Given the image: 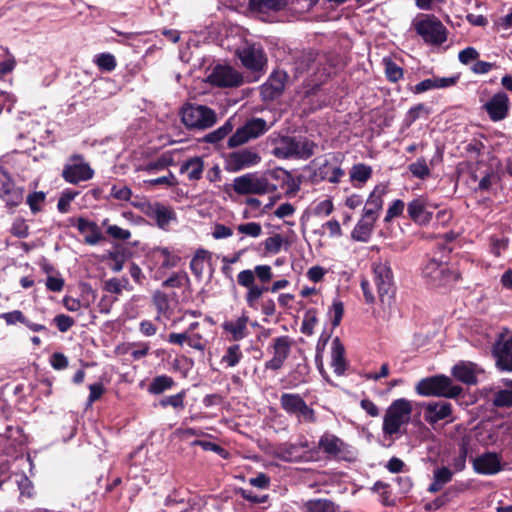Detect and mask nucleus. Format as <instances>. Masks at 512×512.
Here are the masks:
<instances>
[{"instance_id":"nucleus-1","label":"nucleus","mask_w":512,"mask_h":512,"mask_svg":"<svg viewBox=\"0 0 512 512\" xmlns=\"http://www.w3.org/2000/svg\"><path fill=\"white\" fill-rule=\"evenodd\" d=\"M450 258L433 252L422 266V276L427 285L433 288L452 287L461 278V273L449 265Z\"/></svg>"},{"instance_id":"nucleus-2","label":"nucleus","mask_w":512,"mask_h":512,"mask_svg":"<svg viewBox=\"0 0 512 512\" xmlns=\"http://www.w3.org/2000/svg\"><path fill=\"white\" fill-rule=\"evenodd\" d=\"M413 411L412 402L406 398H398L391 402L383 417L382 431L385 436H398L406 431L402 426L411 420Z\"/></svg>"},{"instance_id":"nucleus-3","label":"nucleus","mask_w":512,"mask_h":512,"mask_svg":"<svg viewBox=\"0 0 512 512\" xmlns=\"http://www.w3.org/2000/svg\"><path fill=\"white\" fill-rule=\"evenodd\" d=\"M418 395L424 397H444L449 399L457 398L463 391L459 385H454L450 377L437 374L422 378L415 385Z\"/></svg>"},{"instance_id":"nucleus-4","label":"nucleus","mask_w":512,"mask_h":512,"mask_svg":"<svg viewBox=\"0 0 512 512\" xmlns=\"http://www.w3.org/2000/svg\"><path fill=\"white\" fill-rule=\"evenodd\" d=\"M179 114L181 122L188 130H206L217 122L216 112L206 105L185 103Z\"/></svg>"},{"instance_id":"nucleus-5","label":"nucleus","mask_w":512,"mask_h":512,"mask_svg":"<svg viewBox=\"0 0 512 512\" xmlns=\"http://www.w3.org/2000/svg\"><path fill=\"white\" fill-rule=\"evenodd\" d=\"M317 144L308 138L282 136L276 142L272 154L279 159H308L314 154Z\"/></svg>"},{"instance_id":"nucleus-6","label":"nucleus","mask_w":512,"mask_h":512,"mask_svg":"<svg viewBox=\"0 0 512 512\" xmlns=\"http://www.w3.org/2000/svg\"><path fill=\"white\" fill-rule=\"evenodd\" d=\"M318 448L329 457L338 461L353 462L357 458V450L338 436L325 432L318 441Z\"/></svg>"},{"instance_id":"nucleus-7","label":"nucleus","mask_w":512,"mask_h":512,"mask_svg":"<svg viewBox=\"0 0 512 512\" xmlns=\"http://www.w3.org/2000/svg\"><path fill=\"white\" fill-rule=\"evenodd\" d=\"M414 28L427 44L439 46L447 41L448 30L435 15H426L415 22Z\"/></svg>"},{"instance_id":"nucleus-8","label":"nucleus","mask_w":512,"mask_h":512,"mask_svg":"<svg viewBox=\"0 0 512 512\" xmlns=\"http://www.w3.org/2000/svg\"><path fill=\"white\" fill-rule=\"evenodd\" d=\"M268 183L265 181L263 172H249L235 177L231 189L240 196L244 195H266Z\"/></svg>"},{"instance_id":"nucleus-9","label":"nucleus","mask_w":512,"mask_h":512,"mask_svg":"<svg viewBox=\"0 0 512 512\" xmlns=\"http://www.w3.org/2000/svg\"><path fill=\"white\" fill-rule=\"evenodd\" d=\"M492 356L498 370L512 372V331L503 328L492 346Z\"/></svg>"},{"instance_id":"nucleus-10","label":"nucleus","mask_w":512,"mask_h":512,"mask_svg":"<svg viewBox=\"0 0 512 512\" xmlns=\"http://www.w3.org/2000/svg\"><path fill=\"white\" fill-rule=\"evenodd\" d=\"M237 283L247 289L244 296L247 306L253 310H258L259 301L266 297L264 293L269 292L268 285L255 284L254 273L251 269L240 271L237 275Z\"/></svg>"},{"instance_id":"nucleus-11","label":"nucleus","mask_w":512,"mask_h":512,"mask_svg":"<svg viewBox=\"0 0 512 512\" xmlns=\"http://www.w3.org/2000/svg\"><path fill=\"white\" fill-rule=\"evenodd\" d=\"M293 340L288 335L276 337L272 340L268 351L272 353V358L265 362L264 367L266 370L278 371L280 370L285 361L289 358Z\"/></svg>"},{"instance_id":"nucleus-12","label":"nucleus","mask_w":512,"mask_h":512,"mask_svg":"<svg viewBox=\"0 0 512 512\" xmlns=\"http://www.w3.org/2000/svg\"><path fill=\"white\" fill-rule=\"evenodd\" d=\"M437 205L431 203L427 197L419 196L407 204V217L418 226H427L433 219Z\"/></svg>"},{"instance_id":"nucleus-13","label":"nucleus","mask_w":512,"mask_h":512,"mask_svg":"<svg viewBox=\"0 0 512 512\" xmlns=\"http://www.w3.org/2000/svg\"><path fill=\"white\" fill-rule=\"evenodd\" d=\"M24 198V189L18 187L10 173L0 165V199L7 208L19 206Z\"/></svg>"},{"instance_id":"nucleus-14","label":"nucleus","mask_w":512,"mask_h":512,"mask_svg":"<svg viewBox=\"0 0 512 512\" xmlns=\"http://www.w3.org/2000/svg\"><path fill=\"white\" fill-rule=\"evenodd\" d=\"M313 172L310 175V181L318 184L322 181L330 183H339L345 172L340 166H333L326 157L316 158L311 162Z\"/></svg>"},{"instance_id":"nucleus-15","label":"nucleus","mask_w":512,"mask_h":512,"mask_svg":"<svg viewBox=\"0 0 512 512\" xmlns=\"http://www.w3.org/2000/svg\"><path fill=\"white\" fill-rule=\"evenodd\" d=\"M374 282L377 287L378 297L382 303L385 299L392 298L395 292L394 277L391 266L388 263H375L373 266Z\"/></svg>"},{"instance_id":"nucleus-16","label":"nucleus","mask_w":512,"mask_h":512,"mask_svg":"<svg viewBox=\"0 0 512 512\" xmlns=\"http://www.w3.org/2000/svg\"><path fill=\"white\" fill-rule=\"evenodd\" d=\"M242 65L253 72L263 69L267 63L266 54L260 45L246 44L236 50Z\"/></svg>"},{"instance_id":"nucleus-17","label":"nucleus","mask_w":512,"mask_h":512,"mask_svg":"<svg viewBox=\"0 0 512 512\" xmlns=\"http://www.w3.org/2000/svg\"><path fill=\"white\" fill-rule=\"evenodd\" d=\"M211 85L220 88H235L243 83V76L231 66L216 65L208 76Z\"/></svg>"},{"instance_id":"nucleus-18","label":"nucleus","mask_w":512,"mask_h":512,"mask_svg":"<svg viewBox=\"0 0 512 512\" xmlns=\"http://www.w3.org/2000/svg\"><path fill=\"white\" fill-rule=\"evenodd\" d=\"M260 161L261 157L257 152L248 148H244L228 153L225 156L224 168L228 172H238L245 168L257 165Z\"/></svg>"},{"instance_id":"nucleus-19","label":"nucleus","mask_w":512,"mask_h":512,"mask_svg":"<svg viewBox=\"0 0 512 512\" xmlns=\"http://www.w3.org/2000/svg\"><path fill=\"white\" fill-rule=\"evenodd\" d=\"M483 108L493 122L501 121L508 116L510 109L509 97L504 92H498L484 104Z\"/></svg>"},{"instance_id":"nucleus-20","label":"nucleus","mask_w":512,"mask_h":512,"mask_svg":"<svg viewBox=\"0 0 512 512\" xmlns=\"http://www.w3.org/2000/svg\"><path fill=\"white\" fill-rule=\"evenodd\" d=\"M473 469L481 475H494L502 470L501 456L496 452H485L473 459Z\"/></svg>"},{"instance_id":"nucleus-21","label":"nucleus","mask_w":512,"mask_h":512,"mask_svg":"<svg viewBox=\"0 0 512 512\" xmlns=\"http://www.w3.org/2000/svg\"><path fill=\"white\" fill-rule=\"evenodd\" d=\"M250 319L246 311L236 319L226 320L222 323L223 331L229 335V339L235 342L241 341L249 335L248 323Z\"/></svg>"},{"instance_id":"nucleus-22","label":"nucleus","mask_w":512,"mask_h":512,"mask_svg":"<svg viewBox=\"0 0 512 512\" xmlns=\"http://www.w3.org/2000/svg\"><path fill=\"white\" fill-rule=\"evenodd\" d=\"M74 221H76V227L79 233L86 234L84 238L85 244L94 246L106 240L104 234L96 222L90 221L84 217L70 219L71 223Z\"/></svg>"},{"instance_id":"nucleus-23","label":"nucleus","mask_w":512,"mask_h":512,"mask_svg":"<svg viewBox=\"0 0 512 512\" xmlns=\"http://www.w3.org/2000/svg\"><path fill=\"white\" fill-rule=\"evenodd\" d=\"M94 176V170L88 163L67 164L62 171L63 179L70 184H78L81 181H87Z\"/></svg>"},{"instance_id":"nucleus-24","label":"nucleus","mask_w":512,"mask_h":512,"mask_svg":"<svg viewBox=\"0 0 512 512\" xmlns=\"http://www.w3.org/2000/svg\"><path fill=\"white\" fill-rule=\"evenodd\" d=\"M423 406L425 407L424 418L429 424H435L452 415V405L449 402H430Z\"/></svg>"},{"instance_id":"nucleus-25","label":"nucleus","mask_w":512,"mask_h":512,"mask_svg":"<svg viewBox=\"0 0 512 512\" xmlns=\"http://www.w3.org/2000/svg\"><path fill=\"white\" fill-rule=\"evenodd\" d=\"M385 194V187L377 185L370 193L366 205L363 208V218H369L376 221L379 217V212L383 207V195Z\"/></svg>"},{"instance_id":"nucleus-26","label":"nucleus","mask_w":512,"mask_h":512,"mask_svg":"<svg viewBox=\"0 0 512 512\" xmlns=\"http://www.w3.org/2000/svg\"><path fill=\"white\" fill-rule=\"evenodd\" d=\"M288 76L286 72L277 71L270 75L267 82L262 86V94L266 99L279 97L284 89Z\"/></svg>"},{"instance_id":"nucleus-27","label":"nucleus","mask_w":512,"mask_h":512,"mask_svg":"<svg viewBox=\"0 0 512 512\" xmlns=\"http://www.w3.org/2000/svg\"><path fill=\"white\" fill-rule=\"evenodd\" d=\"M265 181L268 183V194L284 189L287 182H292V175L283 168L268 169L264 171Z\"/></svg>"},{"instance_id":"nucleus-28","label":"nucleus","mask_w":512,"mask_h":512,"mask_svg":"<svg viewBox=\"0 0 512 512\" xmlns=\"http://www.w3.org/2000/svg\"><path fill=\"white\" fill-rule=\"evenodd\" d=\"M331 365L338 376L344 375L348 367L345 358V347L339 337H335L332 341Z\"/></svg>"},{"instance_id":"nucleus-29","label":"nucleus","mask_w":512,"mask_h":512,"mask_svg":"<svg viewBox=\"0 0 512 512\" xmlns=\"http://www.w3.org/2000/svg\"><path fill=\"white\" fill-rule=\"evenodd\" d=\"M273 456L284 462H302L307 456L299 453L294 443H282L274 448Z\"/></svg>"},{"instance_id":"nucleus-30","label":"nucleus","mask_w":512,"mask_h":512,"mask_svg":"<svg viewBox=\"0 0 512 512\" xmlns=\"http://www.w3.org/2000/svg\"><path fill=\"white\" fill-rule=\"evenodd\" d=\"M0 318L3 319L7 325H16L17 323H21L33 332H41L47 330L44 325L31 322L20 310H13L10 312L2 313L0 314Z\"/></svg>"},{"instance_id":"nucleus-31","label":"nucleus","mask_w":512,"mask_h":512,"mask_svg":"<svg viewBox=\"0 0 512 512\" xmlns=\"http://www.w3.org/2000/svg\"><path fill=\"white\" fill-rule=\"evenodd\" d=\"M204 160L200 156L188 158L180 165V173L187 174L189 181H198L204 172Z\"/></svg>"},{"instance_id":"nucleus-32","label":"nucleus","mask_w":512,"mask_h":512,"mask_svg":"<svg viewBox=\"0 0 512 512\" xmlns=\"http://www.w3.org/2000/svg\"><path fill=\"white\" fill-rule=\"evenodd\" d=\"M288 5L287 0H249L248 6L252 12L267 14L283 11Z\"/></svg>"},{"instance_id":"nucleus-33","label":"nucleus","mask_w":512,"mask_h":512,"mask_svg":"<svg viewBox=\"0 0 512 512\" xmlns=\"http://www.w3.org/2000/svg\"><path fill=\"white\" fill-rule=\"evenodd\" d=\"M324 58L316 50L309 49L303 51L296 61L297 71L303 73L313 69L316 64H321V59Z\"/></svg>"},{"instance_id":"nucleus-34","label":"nucleus","mask_w":512,"mask_h":512,"mask_svg":"<svg viewBox=\"0 0 512 512\" xmlns=\"http://www.w3.org/2000/svg\"><path fill=\"white\" fill-rule=\"evenodd\" d=\"M375 222L376 221L372 219L362 217L351 233L352 239L359 242H368L373 232Z\"/></svg>"},{"instance_id":"nucleus-35","label":"nucleus","mask_w":512,"mask_h":512,"mask_svg":"<svg viewBox=\"0 0 512 512\" xmlns=\"http://www.w3.org/2000/svg\"><path fill=\"white\" fill-rule=\"evenodd\" d=\"M175 381L166 374L155 376L148 385L147 391L152 395H160L175 386Z\"/></svg>"},{"instance_id":"nucleus-36","label":"nucleus","mask_w":512,"mask_h":512,"mask_svg":"<svg viewBox=\"0 0 512 512\" xmlns=\"http://www.w3.org/2000/svg\"><path fill=\"white\" fill-rule=\"evenodd\" d=\"M338 505L329 499H311L304 504V512H337Z\"/></svg>"},{"instance_id":"nucleus-37","label":"nucleus","mask_w":512,"mask_h":512,"mask_svg":"<svg viewBox=\"0 0 512 512\" xmlns=\"http://www.w3.org/2000/svg\"><path fill=\"white\" fill-rule=\"evenodd\" d=\"M210 257V252L205 249H198L192 257L190 261V269L197 279L200 280L202 278L205 261L210 259Z\"/></svg>"},{"instance_id":"nucleus-38","label":"nucleus","mask_w":512,"mask_h":512,"mask_svg":"<svg viewBox=\"0 0 512 512\" xmlns=\"http://www.w3.org/2000/svg\"><path fill=\"white\" fill-rule=\"evenodd\" d=\"M457 234L453 231L444 233L438 238L435 244V251L437 254L442 255V258H450V254L453 251L451 243L456 239Z\"/></svg>"},{"instance_id":"nucleus-39","label":"nucleus","mask_w":512,"mask_h":512,"mask_svg":"<svg viewBox=\"0 0 512 512\" xmlns=\"http://www.w3.org/2000/svg\"><path fill=\"white\" fill-rule=\"evenodd\" d=\"M372 173V167L364 163L354 164L349 172L351 181L360 185L365 184L372 177Z\"/></svg>"},{"instance_id":"nucleus-40","label":"nucleus","mask_w":512,"mask_h":512,"mask_svg":"<svg viewBox=\"0 0 512 512\" xmlns=\"http://www.w3.org/2000/svg\"><path fill=\"white\" fill-rule=\"evenodd\" d=\"M233 128L232 119L230 118L222 126L206 134L203 137V142L216 144L227 137L232 132Z\"/></svg>"},{"instance_id":"nucleus-41","label":"nucleus","mask_w":512,"mask_h":512,"mask_svg":"<svg viewBox=\"0 0 512 512\" xmlns=\"http://www.w3.org/2000/svg\"><path fill=\"white\" fill-rule=\"evenodd\" d=\"M430 112V108H428L424 103H418L412 106L405 114V126L410 127L418 119L427 118L430 115Z\"/></svg>"},{"instance_id":"nucleus-42","label":"nucleus","mask_w":512,"mask_h":512,"mask_svg":"<svg viewBox=\"0 0 512 512\" xmlns=\"http://www.w3.org/2000/svg\"><path fill=\"white\" fill-rule=\"evenodd\" d=\"M303 401L305 400L298 393H283L280 396V406L290 416Z\"/></svg>"},{"instance_id":"nucleus-43","label":"nucleus","mask_w":512,"mask_h":512,"mask_svg":"<svg viewBox=\"0 0 512 512\" xmlns=\"http://www.w3.org/2000/svg\"><path fill=\"white\" fill-rule=\"evenodd\" d=\"M452 374L457 380L465 384H476L477 382L474 370L465 364L455 365L452 369Z\"/></svg>"},{"instance_id":"nucleus-44","label":"nucleus","mask_w":512,"mask_h":512,"mask_svg":"<svg viewBox=\"0 0 512 512\" xmlns=\"http://www.w3.org/2000/svg\"><path fill=\"white\" fill-rule=\"evenodd\" d=\"M153 255L155 257L159 255L163 258V261L161 262V268L165 269L176 267L181 260L179 256L173 254L167 247H155L153 249Z\"/></svg>"},{"instance_id":"nucleus-45","label":"nucleus","mask_w":512,"mask_h":512,"mask_svg":"<svg viewBox=\"0 0 512 512\" xmlns=\"http://www.w3.org/2000/svg\"><path fill=\"white\" fill-rule=\"evenodd\" d=\"M93 62L101 72H112L117 66L115 56L108 52L97 54Z\"/></svg>"},{"instance_id":"nucleus-46","label":"nucleus","mask_w":512,"mask_h":512,"mask_svg":"<svg viewBox=\"0 0 512 512\" xmlns=\"http://www.w3.org/2000/svg\"><path fill=\"white\" fill-rule=\"evenodd\" d=\"M244 127L251 139L263 135L268 130L267 123L262 118H252L244 124Z\"/></svg>"},{"instance_id":"nucleus-47","label":"nucleus","mask_w":512,"mask_h":512,"mask_svg":"<svg viewBox=\"0 0 512 512\" xmlns=\"http://www.w3.org/2000/svg\"><path fill=\"white\" fill-rule=\"evenodd\" d=\"M409 172L418 179L424 180L431 175V170L424 157H419L415 162L408 165Z\"/></svg>"},{"instance_id":"nucleus-48","label":"nucleus","mask_w":512,"mask_h":512,"mask_svg":"<svg viewBox=\"0 0 512 512\" xmlns=\"http://www.w3.org/2000/svg\"><path fill=\"white\" fill-rule=\"evenodd\" d=\"M383 64L385 68V76L392 83L398 82L404 76V70L397 65L392 59L384 58Z\"/></svg>"},{"instance_id":"nucleus-49","label":"nucleus","mask_w":512,"mask_h":512,"mask_svg":"<svg viewBox=\"0 0 512 512\" xmlns=\"http://www.w3.org/2000/svg\"><path fill=\"white\" fill-rule=\"evenodd\" d=\"M243 358V353L241 351L239 344H233L226 349L225 354L222 356V363H225L228 367L237 366L241 359Z\"/></svg>"},{"instance_id":"nucleus-50","label":"nucleus","mask_w":512,"mask_h":512,"mask_svg":"<svg viewBox=\"0 0 512 512\" xmlns=\"http://www.w3.org/2000/svg\"><path fill=\"white\" fill-rule=\"evenodd\" d=\"M46 200V193L43 191H35L28 194L26 203L28 204L32 214L36 215L43 211V205Z\"/></svg>"},{"instance_id":"nucleus-51","label":"nucleus","mask_w":512,"mask_h":512,"mask_svg":"<svg viewBox=\"0 0 512 512\" xmlns=\"http://www.w3.org/2000/svg\"><path fill=\"white\" fill-rule=\"evenodd\" d=\"M291 416H295L299 423H315L317 420L314 409L308 406L305 401L299 405Z\"/></svg>"},{"instance_id":"nucleus-52","label":"nucleus","mask_w":512,"mask_h":512,"mask_svg":"<svg viewBox=\"0 0 512 512\" xmlns=\"http://www.w3.org/2000/svg\"><path fill=\"white\" fill-rule=\"evenodd\" d=\"M291 416H295L299 423H315L317 420L314 409L308 406L305 401L299 405Z\"/></svg>"},{"instance_id":"nucleus-53","label":"nucleus","mask_w":512,"mask_h":512,"mask_svg":"<svg viewBox=\"0 0 512 512\" xmlns=\"http://www.w3.org/2000/svg\"><path fill=\"white\" fill-rule=\"evenodd\" d=\"M152 300H153V304L156 307V310L158 313L157 319L161 315L168 314V312L170 310V302H169V297L166 293H164L162 291H156L153 294Z\"/></svg>"},{"instance_id":"nucleus-54","label":"nucleus","mask_w":512,"mask_h":512,"mask_svg":"<svg viewBox=\"0 0 512 512\" xmlns=\"http://www.w3.org/2000/svg\"><path fill=\"white\" fill-rule=\"evenodd\" d=\"M469 452V439L462 438L459 443V453L458 456L453 460V466L456 471H462L465 468L466 458Z\"/></svg>"},{"instance_id":"nucleus-55","label":"nucleus","mask_w":512,"mask_h":512,"mask_svg":"<svg viewBox=\"0 0 512 512\" xmlns=\"http://www.w3.org/2000/svg\"><path fill=\"white\" fill-rule=\"evenodd\" d=\"M189 277L186 272H174L170 277L162 282L164 288H181L189 283Z\"/></svg>"},{"instance_id":"nucleus-56","label":"nucleus","mask_w":512,"mask_h":512,"mask_svg":"<svg viewBox=\"0 0 512 512\" xmlns=\"http://www.w3.org/2000/svg\"><path fill=\"white\" fill-rule=\"evenodd\" d=\"M172 164V158L166 155H161L157 160L151 161L141 167L142 171L151 173L154 171H161L166 169Z\"/></svg>"},{"instance_id":"nucleus-57","label":"nucleus","mask_w":512,"mask_h":512,"mask_svg":"<svg viewBox=\"0 0 512 512\" xmlns=\"http://www.w3.org/2000/svg\"><path fill=\"white\" fill-rule=\"evenodd\" d=\"M252 271L254 280L257 278L260 284L264 285H268L274 276L271 266L267 264L256 265Z\"/></svg>"},{"instance_id":"nucleus-58","label":"nucleus","mask_w":512,"mask_h":512,"mask_svg":"<svg viewBox=\"0 0 512 512\" xmlns=\"http://www.w3.org/2000/svg\"><path fill=\"white\" fill-rule=\"evenodd\" d=\"M247 130L244 125L237 128L236 131L229 137L227 145L229 148L241 146L250 140Z\"/></svg>"},{"instance_id":"nucleus-59","label":"nucleus","mask_w":512,"mask_h":512,"mask_svg":"<svg viewBox=\"0 0 512 512\" xmlns=\"http://www.w3.org/2000/svg\"><path fill=\"white\" fill-rule=\"evenodd\" d=\"M186 396L185 390L180 391L179 393L171 396H167L160 400L161 407L165 408L168 406L173 407L174 409H184V399Z\"/></svg>"},{"instance_id":"nucleus-60","label":"nucleus","mask_w":512,"mask_h":512,"mask_svg":"<svg viewBox=\"0 0 512 512\" xmlns=\"http://www.w3.org/2000/svg\"><path fill=\"white\" fill-rule=\"evenodd\" d=\"M318 319L316 317V310L309 309L305 312L304 318L301 325V332L307 336L313 334L314 326L316 325Z\"/></svg>"},{"instance_id":"nucleus-61","label":"nucleus","mask_w":512,"mask_h":512,"mask_svg":"<svg viewBox=\"0 0 512 512\" xmlns=\"http://www.w3.org/2000/svg\"><path fill=\"white\" fill-rule=\"evenodd\" d=\"M451 494L452 492L450 490H446L444 493L436 497L433 501L426 503L424 505V509L427 512H433L444 507L451 501Z\"/></svg>"},{"instance_id":"nucleus-62","label":"nucleus","mask_w":512,"mask_h":512,"mask_svg":"<svg viewBox=\"0 0 512 512\" xmlns=\"http://www.w3.org/2000/svg\"><path fill=\"white\" fill-rule=\"evenodd\" d=\"M155 220L160 228L167 226L172 219L173 212L164 205L157 204L155 209Z\"/></svg>"},{"instance_id":"nucleus-63","label":"nucleus","mask_w":512,"mask_h":512,"mask_svg":"<svg viewBox=\"0 0 512 512\" xmlns=\"http://www.w3.org/2000/svg\"><path fill=\"white\" fill-rule=\"evenodd\" d=\"M493 405L496 407H512V390L503 389L495 393Z\"/></svg>"},{"instance_id":"nucleus-64","label":"nucleus","mask_w":512,"mask_h":512,"mask_svg":"<svg viewBox=\"0 0 512 512\" xmlns=\"http://www.w3.org/2000/svg\"><path fill=\"white\" fill-rule=\"evenodd\" d=\"M405 203L401 199L394 200L388 207L384 221L390 222L392 219L403 215Z\"/></svg>"}]
</instances>
